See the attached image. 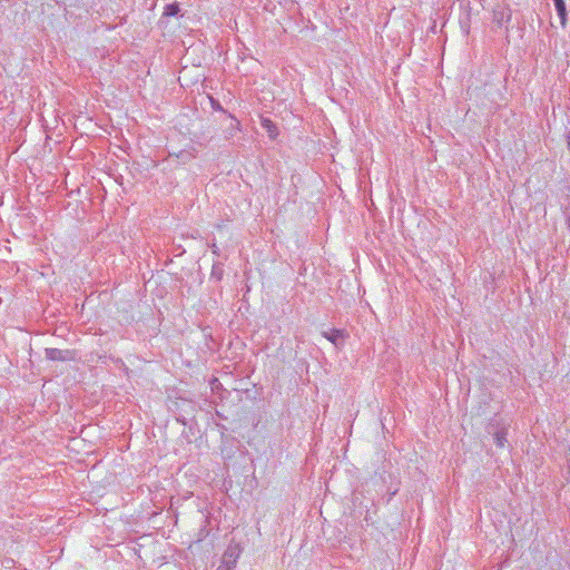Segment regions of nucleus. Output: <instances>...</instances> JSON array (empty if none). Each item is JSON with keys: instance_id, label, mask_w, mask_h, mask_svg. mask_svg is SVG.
<instances>
[{"instance_id": "nucleus-1", "label": "nucleus", "mask_w": 570, "mask_h": 570, "mask_svg": "<svg viewBox=\"0 0 570 570\" xmlns=\"http://www.w3.org/2000/svg\"><path fill=\"white\" fill-rule=\"evenodd\" d=\"M240 553H242V549L239 548L238 544L228 546L223 554L222 563L228 568L234 569Z\"/></svg>"}, {"instance_id": "nucleus-2", "label": "nucleus", "mask_w": 570, "mask_h": 570, "mask_svg": "<svg viewBox=\"0 0 570 570\" xmlns=\"http://www.w3.org/2000/svg\"><path fill=\"white\" fill-rule=\"evenodd\" d=\"M492 16L493 22L501 27L511 19V10L509 7L498 3L492 10Z\"/></svg>"}, {"instance_id": "nucleus-3", "label": "nucleus", "mask_w": 570, "mask_h": 570, "mask_svg": "<svg viewBox=\"0 0 570 570\" xmlns=\"http://www.w3.org/2000/svg\"><path fill=\"white\" fill-rule=\"evenodd\" d=\"M322 335L340 348L344 345L346 334L342 330L332 328L330 331H323Z\"/></svg>"}, {"instance_id": "nucleus-4", "label": "nucleus", "mask_w": 570, "mask_h": 570, "mask_svg": "<svg viewBox=\"0 0 570 570\" xmlns=\"http://www.w3.org/2000/svg\"><path fill=\"white\" fill-rule=\"evenodd\" d=\"M46 357L51 361H67L72 358L68 350L46 348Z\"/></svg>"}, {"instance_id": "nucleus-5", "label": "nucleus", "mask_w": 570, "mask_h": 570, "mask_svg": "<svg viewBox=\"0 0 570 570\" xmlns=\"http://www.w3.org/2000/svg\"><path fill=\"white\" fill-rule=\"evenodd\" d=\"M262 127L267 131L269 138L275 139L278 136L276 125L268 118H262Z\"/></svg>"}, {"instance_id": "nucleus-6", "label": "nucleus", "mask_w": 570, "mask_h": 570, "mask_svg": "<svg viewBox=\"0 0 570 570\" xmlns=\"http://www.w3.org/2000/svg\"><path fill=\"white\" fill-rule=\"evenodd\" d=\"M556 10L558 12V16L560 18V22L562 27H566L567 23V8L564 0H553Z\"/></svg>"}, {"instance_id": "nucleus-7", "label": "nucleus", "mask_w": 570, "mask_h": 570, "mask_svg": "<svg viewBox=\"0 0 570 570\" xmlns=\"http://www.w3.org/2000/svg\"><path fill=\"white\" fill-rule=\"evenodd\" d=\"M174 156L183 164H187L194 158V155L187 150H181L178 154H169V157Z\"/></svg>"}, {"instance_id": "nucleus-8", "label": "nucleus", "mask_w": 570, "mask_h": 570, "mask_svg": "<svg viewBox=\"0 0 570 570\" xmlns=\"http://www.w3.org/2000/svg\"><path fill=\"white\" fill-rule=\"evenodd\" d=\"M507 433L504 430H501V431H498L495 432L494 434V441H495V444L499 446V448H503L505 442H507V438H505Z\"/></svg>"}, {"instance_id": "nucleus-9", "label": "nucleus", "mask_w": 570, "mask_h": 570, "mask_svg": "<svg viewBox=\"0 0 570 570\" xmlns=\"http://www.w3.org/2000/svg\"><path fill=\"white\" fill-rule=\"evenodd\" d=\"M175 13H176V8L175 7H173V6L167 7L166 14L173 16Z\"/></svg>"}, {"instance_id": "nucleus-10", "label": "nucleus", "mask_w": 570, "mask_h": 570, "mask_svg": "<svg viewBox=\"0 0 570 570\" xmlns=\"http://www.w3.org/2000/svg\"><path fill=\"white\" fill-rule=\"evenodd\" d=\"M217 570H233L232 568L226 567L225 564H220Z\"/></svg>"}]
</instances>
